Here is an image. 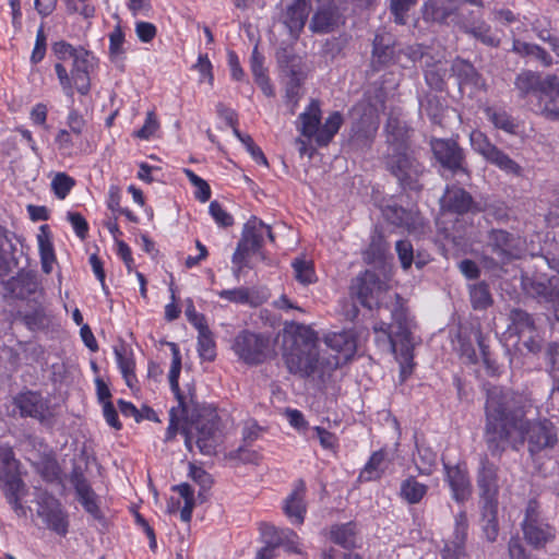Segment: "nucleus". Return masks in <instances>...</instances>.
Here are the masks:
<instances>
[{"instance_id": "nucleus-6", "label": "nucleus", "mask_w": 559, "mask_h": 559, "mask_svg": "<svg viewBox=\"0 0 559 559\" xmlns=\"http://www.w3.org/2000/svg\"><path fill=\"white\" fill-rule=\"evenodd\" d=\"M71 61V76H69L63 63L55 64L60 85L70 97L73 96V87L81 95H87L91 90L90 71L94 67V57L88 50L80 47L79 53Z\"/></svg>"}, {"instance_id": "nucleus-49", "label": "nucleus", "mask_w": 559, "mask_h": 559, "mask_svg": "<svg viewBox=\"0 0 559 559\" xmlns=\"http://www.w3.org/2000/svg\"><path fill=\"white\" fill-rule=\"evenodd\" d=\"M295 272V278L304 284L308 285L316 281V273L313 270L312 262L304 259H295L292 263Z\"/></svg>"}, {"instance_id": "nucleus-55", "label": "nucleus", "mask_w": 559, "mask_h": 559, "mask_svg": "<svg viewBox=\"0 0 559 559\" xmlns=\"http://www.w3.org/2000/svg\"><path fill=\"white\" fill-rule=\"evenodd\" d=\"M260 530L265 546L278 548L282 545L283 528H277L274 525L263 523Z\"/></svg>"}, {"instance_id": "nucleus-16", "label": "nucleus", "mask_w": 559, "mask_h": 559, "mask_svg": "<svg viewBox=\"0 0 559 559\" xmlns=\"http://www.w3.org/2000/svg\"><path fill=\"white\" fill-rule=\"evenodd\" d=\"M487 248L501 264L518 260L523 253L521 237L504 229L492 228L487 234Z\"/></svg>"}, {"instance_id": "nucleus-52", "label": "nucleus", "mask_w": 559, "mask_h": 559, "mask_svg": "<svg viewBox=\"0 0 559 559\" xmlns=\"http://www.w3.org/2000/svg\"><path fill=\"white\" fill-rule=\"evenodd\" d=\"M74 185L75 180L72 177L66 173H58L51 181V189L58 199L63 200Z\"/></svg>"}, {"instance_id": "nucleus-46", "label": "nucleus", "mask_w": 559, "mask_h": 559, "mask_svg": "<svg viewBox=\"0 0 559 559\" xmlns=\"http://www.w3.org/2000/svg\"><path fill=\"white\" fill-rule=\"evenodd\" d=\"M509 319L518 334H523L525 332L532 333L535 331V321L533 317L523 309L513 308L509 313Z\"/></svg>"}, {"instance_id": "nucleus-3", "label": "nucleus", "mask_w": 559, "mask_h": 559, "mask_svg": "<svg viewBox=\"0 0 559 559\" xmlns=\"http://www.w3.org/2000/svg\"><path fill=\"white\" fill-rule=\"evenodd\" d=\"M385 169L396 179L403 191L420 192L426 167L418 160L408 144L386 150L382 156Z\"/></svg>"}, {"instance_id": "nucleus-1", "label": "nucleus", "mask_w": 559, "mask_h": 559, "mask_svg": "<svg viewBox=\"0 0 559 559\" xmlns=\"http://www.w3.org/2000/svg\"><path fill=\"white\" fill-rule=\"evenodd\" d=\"M484 440L492 456L508 448L519 450L525 412L520 396L511 390L491 385L486 389Z\"/></svg>"}, {"instance_id": "nucleus-11", "label": "nucleus", "mask_w": 559, "mask_h": 559, "mask_svg": "<svg viewBox=\"0 0 559 559\" xmlns=\"http://www.w3.org/2000/svg\"><path fill=\"white\" fill-rule=\"evenodd\" d=\"M270 338L248 330L239 332L233 343V350L243 362L259 365L263 362L269 353Z\"/></svg>"}, {"instance_id": "nucleus-37", "label": "nucleus", "mask_w": 559, "mask_h": 559, "mask_svg": "<svg viewBox=\"0 0 559 559\" xmlns=\"http://www.w3.org/2000/svg\"><path fill=\"white\" fill-rule=\"evenodd\" d=\"M330 539L347 551L357 547L356 525L353 522L335 524L331 527Z\"/></svg>"}, {"instance_id": "nucleus-12", "label": "nucleus", "mask_w": 559, "mask_h": 559, "mask_svg": "<svg viewBox=\"0 0 559 559\" xmlns=\"http://www.w3.org/2000/svg\"><path fill=\"white\" fill-rule=\"evenodd\" d=\"M36 514L46 528L60 536L67 535L69 516L61 502L53 495L44 491L38 496Z\"/></svg>"}, {"instance_id": "nucleus-42", "label": "nucleus", "mask_w": 559, "mask_h": 559, "mask_svg": "<svg viewBox=\"0 0 559 559\" xmlns=\"http://www.w3.org/2000/svg\"><path fill=\"white\" fill-rule=\"evenodd\" d=\"M343 123V117L338 111H334L325 120L324 124L319 128L316 142L319 146L328 145L333 136L338 132Z\"/></svg>"}, {"instance_id": "nucleus-31", "label": "nucleus", "mask_w": 559, "mask_h": 559, "mask_svg": "<svg viewBox=\"0 0 559 559\" xmlns=\"http://www.w3.org/2000/svg\"><path fill=\"white\" fill-rule=\"evenodd\" d=\"M19 314L31 331L45 330L49 328L52 320L51 311L38 300V297L34 298V305H29L25 312Z\"/></svg>"}, {"instance_id": "nucleus-13", "label": "nucleus", "mask_w": 559, "mask_h": 559, "mask_svg": "<svg viewBox=\"0 0 559 559\" xmlns=\"http://www.w3.org/2000/svg\"><path fill=\"white\" fill-rule=\"evenodd\" d=\"M522 531L526 542L535 548L544 547L555 538V528L542 519L538 504L534 500L526 507Z\"/></svg>"}, {"instance_id": "nucleus-9", "label": "nucleus", "mask_w": 559, "mask_h": 559, "mask_svg": "<svg viewBox=\"0 0 559 559\" xmlns=\"http://www.w3.org/2000/svg\"><path fill=\"white\" fill-rule=\"evenodd\" d=\"M472 148L479 154L487 163L496 166L501 171L513 176L522 175V167L507 153L491 143L488 136L481 131L474 130L469 134Z\"/></svg>"}, {"instance_id": "nucleus-48", "label": "nucleus", "mask_w": 559, "mask_h": 559, "mask_svg": "<svg viewBox=\"0 0 559 559\" xmlns=\"http://www.w3.org/2000/svg\"><path fill=\"white\" fill-rule=\"evenodd\" d=\"M385 131L388 144L386 150L393 148L399 144H408L406 141L405 131L397 119L389 118L385 124Z\"/></svg>"}, {"instance_id": "nucleus-18", "label": "nucleus", "mask_w": 559, "mask_h": 559, "mask_svg": "<svg viewBox=\"0 0 559 559\" xmlns=\"http://www.w3.org/2000/svg\"><path fill=\"white\" fill-rule=\"evenodd\" d=\"M265 223L257 216H251L245 224L241 238L233 254V262H241L251 254L260 251L263 245Z\"/></svg>"}, {"instance_id": "nucleus-47", "label": "nucleus", "mask_w": 559, "mask_h": 559, "mask_svg": "<svg viewBox=\"0 0 559 559\" xmlns=\"http://www.w3.org/2000/svg\"><path fill=\"white\" fill-rule=\"evenodd\" d=\"M190 477L200 486L198 498L200 502H204L207 499V491L213 485L212 476L201 467H197L190 464Z\"/></svg>"}, {"instance_id": "nucleus-62", "label": "nucleus", "mask_w": 559, "mask_h": 559, "mask_svg": "<svg viewBox=\"0 0 559 559\" xmlns=\"http://www.w3.org/2000/svg\"><path fill=\"white\" fill-rule=\"evenodd\" d=\"M543 85L544 98H548L547 100H549L550 98L555 99L554 95L559 97V76L557 74L549 73L543 76Z\"/></svg>"}, {"instance_id": "nucleus-2", "label": "nucleus", "mask_w": 559, "mask_h": 559, "mask_svg": "<svg viewBox=\"0 0 559 559\" xmlns=\"http://www.w3.org/2000/svg\"><path fill=\"white\" fill-rule=\"evenodd\" d=\"M181 361H171L169 370V383L171 391L178 401L179 408L186 421L190 423L199 432L198 448L202 454L212 455L221 442V418L215 408L200 405L195 399L194 389H189L185 394L179 388Z\"/></svg>"}, {"instance_id": "nucleus-45", "label": "nucleus", "mask_w": 559, "mask_h": 559, "mask_svg": "<svg viewBox=\"0 0 559 559\" xmlns=\"http://www.w3.org/2000/svg\"><path fill=\"white\" fill-rule=\"evenodd\" d=\"M485 114L497 129H501L511 134L515 133L518 126L506 110H497L492 107H487Z\"/></svg>"}, {"instance_id": "nucleus-22", "label": "nucleus", "mask_w": 559, "mask_h": 559, "mask_svg": "<svg viewBox=\"0 0 559 559\" xmlns=\"http://www.w3.org/2000/svg\"><path fill=\"white\" fill-rule=\"evenodd\" d=\"M309 0H293L282 12L280 21L288 29L290 37L297 40L307 22Z\"/></svg>"}, {"instance_id": "nucleus-27", "label": "nucleus", "mask_w": 559, "mask_h": 559, "mask_svg": "<svg viewBox=\"0 0 559 559\" xmlns=\"http://www.w3.org/2000/svg\"><path fill=\"white\" fill-rule=\"evenodd\" d=\"M341 19V9L335 4H321L312 15L309 28L318 34L331 33L340 25Z\"/></svg>"}, {"instance_id": "nucleus-61", "label": "nucleus", "mask_w": 559, "mask_h": 559, "mask_svg": "<svg viewBox=\"0 0 559 559\" xmlns=\"http://www.w3.org/2000/svg\"><path fill=\"white\" fill-rule=\"evenodd\" d=\"M52 50L61 63L67 60H72L79 53V48H74L63 40L55 43Z\"/></svg>"}, {"instance_id": "nucleus-60", "label": "nucleus", "mask_w": 559, "mask_h": 559, "mask_svg": "<svg viewBox=\"0 0 559 559\" xmlns=\"http://www.w3.org/2000/svg\"><path fill=\"white\" fill-rule=\"evenodd\" d=\"M124 34L120 25H117L109 35V53L111 57L120 56L124 52Z\"/></svg>"}, {"instance_id": "nucleus-38", "label": "nucleus", "mask_w": 559, "mask_h": 559, "mask_svg": "<svg viewBox=\"0 0 559 559\" xmlns=\"http://www.w3.org/2000/svg\"><path fill=\"white\" fill-rule=\"evenodd\" d=\"M299 119L301 120V133L302 135L307 138H317V133L319 131L320 126V119H321V110L319 107V103L316 100H312L308 110L306 112H302L299 116Z\"/></svg>"}, {"instance_id": "nucleus-7", "label": "nucleus", "mask_w": 559, "mask_h": 559, "mask_svg": "<svg viewBox=\"0 0 559 559\" xmlns=\"http://www.w3.org/2000/svg\"><path fill=\"white\" fill-rule=\"evenodd\" d=\"M353 119L348 144L356 151L369 148L379 128V115L370 104H357L350 111Z\"/></svg>"}, {"instance_id": "nucleus-29", "label": "nucleus", "mask_w": 559, "mask_h": 559, "mask_svg": "<svg viewBox=\"0 0 559 559\" xmlns=\"http://www.w3.org/2000/svg\"><path fill=\"white\" fill-rule=\"evenodd\" d=\"M459 3L455 0H428L423 16L426 21L448 23L457 16Z\"/></svg>"}, {"instance_id": "nucleus-24", "label": "nucleus", "mask_w": 559, "mask_h": 559, "mask_svg": "<svg viewBox=\"0 0 559 559\" xmlns=\"http://www.w3.org/2000/svg\"><path fill=\"white\" fill-rule=\"evenodd\" d=\"M4 290L14 298L26 299L39 290V281L34 271H20L4 283Z\"/></svg>"}, {"instance_id": "nucleus-14", "label": "nucleus", "mask_w": 559, "mask_h": 559, "mask_svg": "<svg viewBox=\"0 0 559 559\" xmlns=\"http://www.w3.org/2000/svg\"><path fill=\"white\" fill-rule=\"evenodd\" d=\"M524 429L519 449L527 441L528 451L535 455L544 450L551 449L558 442L557 431L549 420L531 423L524 418Z\"/></svg>"}, {"instance_id": "nucleus-40", "label": "nucleus", "mask_w": 559, "mask_h": 559, "mask_svg": "<svg viewBox=\"0 0 559 559\" xmlns=\"http://www.w3.org/2000/svg\"><path fill=\"white\" fill-rule=\"evenodd\" d=\"M469 300L474 310H486L493 304L489 285L479 282L469 286Z\"/></svg>"}, {"instance_id": "nucleus-8", "label": "nucleus", "mask_w": 559, "mask_h": 559, "mask_svg": "<svg viewBox=\"0 0 559 559\" xmlns=\"http://www.w3.org/2000/svg\"><path fill=\"white\" fill-rule=\"evenodd\" d=\"M522 288L530 298L543 305L556 322H559V280L556 276H526L522 280Z\"/></svg>"}, {"instance_id": "nucleus-53", "label": "nucleus", "mask_w": 559, "mask_h": 559, "mask_svg": "<svg viewBox=\"0 0 559 559\" xmlns=\"http://www.w3.org/2000/svg\"><path fill=\"white\" fill-rule=\"evenodd\" d=\"M447 69L441 63L435 64L425 71V79L427 84L437 91H442L445 86L444 76Z\"/></svg>"}, {"instance_id": "nucleus-21", "label": "nucleus", "mask_w": 559, "mask_h": 559, "mask_svg": "<svg viewBox=\"0 0 559 559\" xmlns=\"http://www.w3.org/2000/svg\"><path fill=\"white\" fill-rule=\"evenodd\" d=\"M468 520L465 511L459 512L454 518V531L442 549V559H463L466 556L465 543L467 539Z\"/></svg>"}, {"instance_id": "nucleus-19", "label": "nucleus", "mask_w": 559, "mask_h": 559, "mask_svg": "<svg viewBox=\"0 0 559 559\" xmlns=\"http://www.w3.org/2000/svg\"><path fill=\"white\" fill-rule=\"evenodd\" d=\"M382 214L390 224L405 228L411 234L424 231L425 221L417 210H406L397 204H392L384 206Z\"/></svg>"}, {"instance_id": "nucleus-39", "label": "nucleus", "mask_w": 559, "mask_h": 559, "mask_svg": "<svg viewBox=\"0 0 559 559\" xmlns=\"http://www.w3.org/2000/svg\"><path fill=\"white\" fill-rule=\"evenodd\" d=\"M384 451L380 450L373 452L369 461L366 463L365 467L360 472L358 479L360 481H371L381 478L382 474L384 473Z\"/></svg>"}, {"instance_id": "nucleus-4", "label": "nucleus", "mask_w": 559, "mask_h": 559, "mask_svg": "<svg viewBox=\"0 0 559 559\" xmlns=\"http://www.w3.org/2000/svg\"><path fill=\"white\" fill-rule=\"evenodd\" d=\"M318 335L309 326H299L294 336V344L285 355V362L292 373L311 377L320 371Z\"/></svg>"}, {"instance_id": "nucleus-51", "label": "nucleus", "mask_w": 559, "mask_h": 559, "mask_svg": "<svg viewBox=\"0 0 559 559\" xmlns=\"http://www.w3.org/2000/svg\"><path fill=\"white\" fill-rule=\"evenodd\" d=\"M76 496L87 513H90L95 520L103 519V514L97 504V496L92 488H87L86 491L76 492Z\"/></svg>"}, {"instance_id": "nucleus-32", "label": "nucleus", "mask_w": 559, "mask_h": 559, "mask_svg": "<svg viewBox=\"0 0 559 559\" xmlns=\"http://www.w3.org/2000/svg\"><path fill=\"white\" fill-rule=\"evenodd\" d=\"M451 72L457 79L460 86L471 85L476 90H485L486 83L475 67L461 58H456L451 64Z\"/></svg>"}, {"instance_id": "nucleus-44", "label": "nucleus", "mask_w": 559, "mask_h": 559, "mask_svg": "<svg viewBox=\"0 0 559 559\" xmlns=\"http://www.w3.org/2000/svg\"><path fill=\"white\" fill-rule=\"evenodd\" d=\"M0 486L7 499L23 496L25 492V484L19 473H7L0 476Z\"/></svg>"}, {"instance_id": "nucleus-28", "label": "nucleus", "mask_w": 559, "mask_h": 559, "mask_svg": "<svg viewBox=\"0 0 559 559\" xmlns=\"http://www.w3.org/2000/svg\"><path fill=\"white\" fill-rule=\"evenodd\" d=\"M179 430L185 436V444L189 451L192 450V440L194 437V431L197 438L195 444L198 445L199 432L194 426H192L189 421H186L185 416L182 415L178 406L173 407L169 412V425L166 431L165 441H171Z\"/></svg>"}, {"instance_id": "nucleus-36", "label": "nucleus", "mask_w": 559, "mask_h": 559, "mask_svg": "<svg viewBox=\"0 0 559 559\" xmlns=\"http://www.w3.org/2000/svg\"><path fill=\"white\" fill-rule=\"evenodd\" d=\"M481 509V528L488 542L497 539L499 533L498 525V502H480Z\"/></svg>"}, {"instance_id": "nucleus-56", "label": "nucleus", "mask_w": 559, "mask_h": 559, "mask_svg": "<svg viewBox=\"0 0 559 559\" xmlns=\"http://www.w3.org/2000/svg\"><path fill=\"white\" fill-rule=\"evenodd\" d=\"M399 260L404 270H408L414 262V249L408 240H399L395 243Z\"/></svg>"}, {"instance_id": "nucleus-33", "label": "nucleus", "mask_w": 559, "mask_h": 559, "mask_svg": "<svg viewBox=\"0 0 559 559\" xmlns=\"http://www.w3.org/2000/svg\"><path fill=\"white\" fill-rule=\"evenodd\" d=\"M305 483L300 480L294 491L287 497L284 504L285 514L297 524H301L305 519L306 504L305 498Z\"/></svg>"}, {"instance_id": "nucleus-43", "label": "nucleus", "mask_w": 559, "mask_h": 559, "mask_svg": "<svg viewBox=\"0 0 559 559\" xmlns=\"http://www.w3.org/2000/svg\"><path fill=\"white\" fill-rule=\"evenodd\" d=\"M428 487L419 481L414 476H409L401 484V497L409 504H415L421 501L427 493Z\"/></svg>"}, {"instance_id": "nucleus-10", "label": "nucleus", "mask_w": 559, "mask_h": 559, "mask_svg": "<svg viewBox=\"0 0 559 559\" xmlns=\"http://www.w3.org/2000/svg\"><path fill=\"white\" fill-rule=\"evenodd\" d=\"M430 147L436 160L440 166L453 175L464 174L468 175L465 151L453 139H437L430 140Z\"/></svg>"}, {"instance_id": "nucleus-57", "label": "nucleus", "mask_w": 559, "mask_h": 559, "mask_svg": "<svg viewBox=\"0 0 559 559\" xmlns=\"http://www.w3.org/2000/svg\"><path fill=\"white\" fill-rule=\"evenodd\" d=\"M419 462H416L418 472L421 475H430L431 468L436 464V454L429 449L417 448Z\"/></svg>"}, {"instance_id": "nucleus-15", "label": "nucleus", "mask_w": 559, "mask_h": 559, "mask_svg": "<svg viewBox=\"0 0 559 559\" xmlns=\"http://www.w3.org/2000/svg\"><path fill=\"white\" fill-rule=\"evenodd\" d=\"M386 283L374 272L366 270L352 283V292L357 296L361 306L372 310L380 306L381 298L386 292Z\"/></svg>"}, {"instance_id": "nucleus-54", "label": "nucleus", "mask_w": 559, "mask_h": 559, "mask_svg": "<svg viewBox=\"0 0 559 559\" xmlns=\"http://www.w3.org/2000/svg\"><path fill=\"white\" fill-rule=\"evenodd\" d=\"M417 0H390V11L394 16V22L400 25L406 23V14Z\"/></svg>"}, {"instance_id": "nucleus-20", "label": "nucleus", "mask_w": 559, "mask_h": 559, "mask_svg": "<svg viewBox=\"0 0 559 559\" xmlns=\"http://www.w3.org/2000/svg\"><path fill=\"white\" fill-rule=\"evenodd\" d=\"M442 209L453 214L479 213L483 211L480 204L476 202L472 194L463 188H448L441 200Z\"/></svg>"}, {"instance_id": "nucleus-59", "label": "nucleus", "mask_w": 559, "mask_h": 559, "mask_svg": "<svg viewBox=\"0 0 559 559\" xmlns=\"http://www.w3.org/2000/svg\"><path fill=\"white\" fill-rule=\"evenodd\" d=\"M209 210L211 216L221 227H229L234 224L233 216L217 201H212Z\"/></svg>"}, {"instance_id": "nucleus-34", "label": "nucleus", "mask_w": 559, "mask_h": 559, "mask_svg": "<svg viewBox=\"0 0 559 559\" xmlns=\"http://www.w3.org/2000/svg\"><path fill=\"white\" fill-rule=\"evenodd\" d=\"M328 347L336 353L343 354L344 358H349L356 352V340L350 331L329 333L324 337Z\"/></svg>"}, {"instance_id": "nucleus-35", "label": "nucleus", "mask_w": 559, "mask_h": 559, "mask_svg": "<svg viewBox=\"0 0 559 559\" xmlns=\"http://www.w3.org/2000/svg\"><path fill=\"white\" fill-rule=\"evenodd\" d=\"M276 59L282 71L290 78H306L302 58L295 55L289 48H281L276 52Z\"/></svg>"}, {"instance_id": "nucleus-30", "label": "nucleus", "mask_w": 559, "mask_h": 559, "mask_svg": "<svg viewBox=\"0 0 559 559\" xmlns=\"http://www.w3.org/2000/svg\"><path fill=\"white\" fill-rule=\"evenodd\" d=\"M447 471V481L452 490V497L456 502L468 500L472 495V486L466 471L459 466H449L444 464Z\"/></svg>"}, {"instance_id": "nucleus-5", "label": "nucleus", "mask_w": 559, "mask_h": 559, "mask_svg": "<svg viewBox=\"0 0 559 559\" xmlns=\"http://www.w3.org/2000/svg\"><path fill=\"white\" fill-rule=\"evenodd\" d=\"M377 334V342L382 341L391 352L396 353L397 347L405 359L412 357L414 347L409 321L407 319L406 310L403 307H396L392 311V322L386 324L382 322L380 325L374 326Z\"/></svg>"}, {"instance_id": "nucleus-25", "label": "nucleus", "mask_w": 559, "mask_h": 559, "mask_svg": "<svg viewBox=\"0 0 559 559\" xmlns=\"http://www.w3.org/2000/svg\"><path fill=\"white\" fill-rule=\"evenodd\" d=\"M13 404L19 408L22 417H32L40 421L46 419L48 405L37 392L27 391L20 393L13 399Z\"/></svg>"}, {"instance_id": "nucleus-23", "label": "nucleus", "mask_w": 559, "mask_h": 559, "mask_svg": "<svg viewBox=\"0 0 559 559\" xmlns=\"http://www.w3.org/2000/svg\"><path fill=\"white\" fill-rule=\"evenodd\" d=\"M514 87L518 92L519 98L521 99H526L530 96L537 98V103L535 105L537 114L539 103L547 102L544 100L543 97V75L539 72L532 70L521 71L514 79Z\"/></svg>"}, {"instance_id": "nucleus-17", "label": "nucleus", "mask_w": 559, "mask_h": 559, "mask_svg": "<svg viewBox=\"0 0 559 559\" xmlns=\"http://www.w3.org/2000/svg\"><path fill=\"white\" fill-rule=\"evenodd\" d=\"M476 484L480 502H498L499 491L504 480L499 475V467L486 454L480 457Z\"/></svg>"}, {"instance_id": "nucleus-41", "label": "nucleus", "mask_w": 559, "mask_h": 559, "mask_svg": "<svg viewBox=\"0 0 559 559\" xmlns=\"http://www.w3.org/2000/svg\"><path fill=\"white\" fill-rule=\"evenodd\" d=\"M36 472L48 483L60 480L61 468L56 457L49 454L40 456L39 461L35 464Z\"/></svg>"}, {"instance_id": "nucleus-26", "label": "nucleus", "mask_w": 559, "mask_h": 559, "mask_svg": "<svg viewBox=\"0 0 559 559\" xmlns=\"http://www.w3.org/2000/svg\"><path fill=\"white\" fill-rule=\"evenodd\" d=\"M397 59L396 39L393 34L379 31L372 41V60L379 66H388Z\"/></svg>"}, {"instance_id": "nucleus-63", "label": "nucleus", "mask_w": 559, "mask_h": 559, "mask_svg": "<svg viewBox=\"0 0 559 559\" xmlns=\"http://www.w3.org/2000/svg\"><path fill=\"white\" fill-rule=\"evenodd\" d=\"M424 110L433 123H441L442 105L437 96L429 97L424 105Z\"/></svg>"}, {"instance_id": "nucleus-58", "label": "nucleus", "mask_w": 559, "mask_h": 559, "mask_svg": "<svg viewBox=\"0 0 559 559\" xmlns=\"http://www.w3.org/2000/svg\"><path fill=\"white\" fill-rule=\"evenodd\" d=\"M305 78H290L286 82L285 97L292 109L297 105L300 97V87Z\"/></svg>"}, {"instance_id": "nucleus-64", "label": "nucleus", "mask_w": 559, "mask_h": 559, "mask_svg": "<svg viewBox=\"0 0 559 559\" xmlns=\"http://www.w3.org/2000/svg\"><path fill=\"white\" fill-rule=\"evenodd\" d=\"M538 115L548 120L559 122V106L554 98H550L546 103H539Z\"/></svg>"}, {"instance_id": "nucleus-50", "label": "nucleus", "mask_w": 559, "mask_h": 559, "mask_svg": "<svg viewBox=\"0 0 559 559\" xmlns=\"http://www.w3.org/2000/svg\"><path fill=\"white\" fill-rule=\"evenodd\" d=\"M198 350L202 359L212 361L216 356L215 342L210 329L207 331L199 332L198 336Z\"/></svg>"}]
</instances>
